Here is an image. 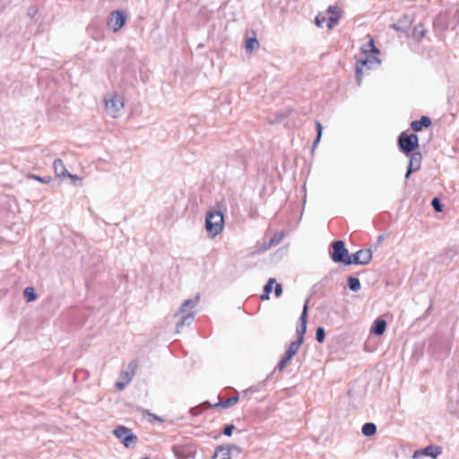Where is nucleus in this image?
Listing matches in <instances>:
<instances>
[{
    "label": "nucleus",
    "instance_id": "1",
    "mask_svg": "<svg viewBox=\"0 0 459 459\" xmlns=\"http://www.w3.org/2000/svg\"><path fill=\"white\" fill-rule=\"evenodd\" d=\"M199 300V296L197 295L195 299H186L185 300L181 307L178 312L174 314V316H178L179 314L182 315L178 322L177 323V333L180 332V329L185 325H190L195 317V312L193 309L196 307Z\"/></svg>",
    "mask_w": 459,
    "mask_h": 459
},
{
    "label": "nucleus",
    "instance_id": "2",
    "mask_svg": "<svg viewBox=\"0 0 459 459\" xmlns=\"http://www.w3.org/2000/svg\"><path fill=\"white\" fill-rule=\"evenodd\" d=\"M224 228V218L220 211L211 210L206 213L205 230L207 233L214 238L219 235Z\"/></svg>",
    "mask_w": 459,
    "mask_h": 459
},
{
    "label": "nucleus",
    "instance_id": "3",
    "mask_svg": "<svg viewBox=\"0 0 459 459\" xmlns=\"http://www.w3.org/2000/svg\"><path fill=\"white\" fill-rule=\"evenodd\" d=\"M105 110L113 118L118 117L124 108L125 100L119 93H109L104 97Z\"/></svg>",
    "mask_w": 459,
    "mask_h": 459
},
{
    "label": "nucleus",
    "instance_id": "4",
    "mask_svg": "<svg viewBox=\"0 0 459 459\" xmlns=\"http://www.w3.org/2000/svg\"><path fill=\"white\" fill-rule=\"evenodd\" d=\"M380 64V60L376 56H367L364 59H359L356 63V82L360 86L362 82L363 74L377 66Z\"/></svg>",
    "mask_w": 459,
    "mask_h": 459
},
{
    "label": "nucleus",
    "instance_id": "5",
    "mask_svg": "<svg viewBox=\"0 0 459 459\" xmlns=\"http://www.w3.org/2000/svg\"><path fill=\"white\" fill-rule=\"evenodd\" d=\"M113 434L126 448H133L137 443L136 435L127 427L118 426L113 430Z\"/></svg>",
    "mask_w": 459,
    "mask_h": 459
},
{
    "label": "nucleus",
    "instance_id": "6",
    "mask_svg": "<svg viewBox=\"0 0 459 459\" xmlns=\"http://www.w3.org/2000/svg\"><path fill=\"white\" fill-rule=\"evenodd\" d=\"M398 145L404 153L409 154L419 146V138L414 134L402 133L398 138Z\"/></svg>",
    "mask_w": 459,
    "mask_h": 459
},
{
    "label": "nucleus",
    "instance_id": "7",
    "mask_svg": "<svg viewBox=\"0 0 459 459\" xmlns=\"http://www.w3.org/2000/svg\"><path fill=\"white\" fill-rule=\"evenodd\" d=\"M333 252L331 257L334 263H342L347 265V259H349V252L345 247L342 240H337L332 244Z\"/></svg>",
    "mask_w": 459,
    "mask_h": 459
},
{
    "label": "nucleus",
    "instance_id": "8",
    "mask_svg": "<svg viewBox=\"0 0 459 459\" xmlns=\"http://www.w3.org/2000/svg\"><path fill=\"white\" fill-rule=\"evenodd\" d=\"M372 259V253L370 249H361L350 255L347 259V265L349 264H368Z\"/></svg>",
    "mask_w": 459,
    "mask_h": 459
},
{
    "label": "nucleus",
    "instance_id": "9",
    "mask_svg": "<svg viewBox=\"0 0 459 459\" xmlns=\"http://www.w3.org/2000/svg\"><path fill=\"white\" fill-rule=\"evenodd\" d=\"M126 17L123 11L117 10L110 13L108 26L114 31H118L126 23Z\"/></svg>",
    "mask_w": 459,
    "mask_h": 459
},
{
    "label": "nucleus",
    "instance_id": "10",
    "mask_svg": "<svg viewBox=\"0 0 459 459\" xmlns=\"http://www.w3.org/2000/svg\"><path fill=\"white\" fill-rule=\"evenodd\" d=\"M301 341L300 340H297V341H294L292 342L286 352H285V355L283 356V358L280 360L279 364H278V368L279 370H282L287 363L297 354V352L299 351V348H300V345H301Z\"/></svg>",
    "mask_w": 459,
    "mask_h": 459
},
{
    "label": "nucleus",
    "instance_id": "11",
    "mask_svg": "<svg viewBox=\"0 0 459 459\" xmlns=\"http://www.w3.org/2000/svg\"><path fill=\"white\" fill-rule=\"evenodd\" d=\"M307 300L303 306L302 313L300 315V325L297 328L298 340H300L301 342L304 341V334L307 331Z\"/></svg>",
    "mask_w": 459,
    "mask_h": 459
},
{
    "label": "nucleus",
    "instance_id": "12",
    "mask_svg": "<svg viewBox=\"0 0 459 459\" xmlns=\"http://www.w3.org/2000/svg\"><path fill=\"white\" fill-rule=\"evenodd\" d=\"M422 156L420 152H413L411 154L409 166L405 178H408L412 172L418 171L420 168Z\"/></svg>",
    "mask_w": 459,
    "mask_h": 459
},
{
    "label": "nucleus",
    "instance_id": "13",
    "mask_svg": "<svg viewBox=\"0 0 459 459\" xmlns=\"http://www.w3.org/2000/svg\"><path fill=\"white\" fill-rule=\"evenodd\" d=\"M326 12L331 14L327 23V28L332 30L339 22L342 12L336 5H330Z\"/></svg>",
    "mask_w": 459,
    "mask_h": 459
},
{
    "label": "nucleus",
    "instance_id": "14",
    "mask_svg": "<svg viewBox=\"0 0 459 459\" xmlns=\"http://www.w3.org/2000/svg\"><path fill=\"white\" fill-rule=\"evenodd\" d=\"M232 449L238 450V448L234 445L219 446L216 449L213 457L218 459H230V453Z\"/></svg>",
    "mask_w": 459,
    "mask_h": 459
},
{
    "label": "nucleus",
    "instance_id": "15",
    "mask_svg": "<svg viewBox=\"0 0 459 459\" xmlns=\"http://www.w3.org/2000/svg\"><path fill=\"white\" fill-rule=\"evenodd\" d=\"M431 125V120L429 117H421L420 120H414L411 124V127L415 132H420L423 127H428Z\"/></svg>",
    "mask_w": 459,
    "mask_h": 459
},
{
    "label": "nucleus",
    "instance_id": "16",
    "mask_svg": "<svg viewBox=\"0 0 459 459\" xmlns=\"http://www.w3.org/2000/svg\"><path fill=\"white\" fill-rule=\"evenodd\" d=\"M440 453L441 451L438 449V447L428 446L424 448L422 451H416L413 455V458H418L420 455H427L435 458Z\"/></svg>",
    "mask_w": 459,
    "mask_h": 459
},
{
    "label": "nucleus",
    "instance_id": "17",
    "mask_svg": "<svg viewBox=\"0 0 459 459\" xmlns=\"http://www.w3.org/2000/svg\"><path fill=\"white\" fill-rule=\"evenodd\" d=\"M55 173L59 178H66V175H69L64 162L60 159L55 160L53 163Z\"/></svg>",
    "mask_w": 459,
    "mask_h": 459
},
{
    "label": "nucleus",
    "instance_id": "18",
    "mask_svg": "<svg viewBox=\"0 0 459 459\" xmlns=\"http://www.w3.org/2000/svg\"><path fill=\"white\" fill-rule=\"evenodd\" d=\"M386 328V322L384 319L377 318L371 328V332L376 335H382Z\"/></svg>",
    "mask_w": 459,
    "mask_h": 459
},
{
    "label": "nucleus",
    "instance_id": "19",
    "mask_svg": "<svg viewBox=\"0 0 459 459\" xmlns=\"http://www.w3.org/2000/svg\"><path fill=\"white\" fill-rule=\"evenodd\" d=\"M362 434L366 437H370L377 432V426L374 423L368 422L362 426Z\"/></svg>",
    "mask_w": 459,
    "mask_h": 459
},
{
    "label": "nucleus",
    "instance_id": "20",
    "mask_svg": "<svg viewBox=\"0 0 459 459\" xmlns=\"http://www.w3.org/2000/svg\"><path fill=\"white\" fill-rule=\"evenodd\" d=\"M24 298L28 302L34 301L37 299V294L32 287H27L25 288L23 291Z\"/></svg>",
    "mask_w": 459,
    "mask_h": 459
},
{
    "label": "nucleus",
    "instance_id": "21",
    "mask_svg": "<svg viewBox=\"0 0 459 459\" xmlns=\"http://www.w3.org/2000/svg\"><path fill=\"white\" fill-rule=\"evenodd\" d=\"M348 285H349V288L353 291H358L361 288L359 280L358 278H355L352 276L349 277Z\"/></svg>",
    "mask_w": 459,
    "mask_h": 459
},
{
    "label": "nucleus",
    "instance_id": "22",
    "mask_svg": "<svg viewBox=\"0 0 459 459\" xmlns=\"http://www.w3.org/2000/svg\"><path fill=\"white\" fill-rule=\"evenodd\" d=\"M361 50L364 53H368V52L378 53V49L374 46L373 39H370L367 45H364L361 48Z\"/></svg>",
    "mask_w": 459,
    "mask_h": 459
},
{
    "label": "nucleus",
    "instance_id": "23",
    "mask_svg": "<svg viewBox=\"0 0 459 459\" xmlns=\"http://www.w3.org/2000/svg\"><path fill=\"white\" fill-rule=\"evenodd\" d=\"M316 128L317 134H316L315 141L313 142V149L316 148V145L319 143L321 136H322L323 126L320 124V122H318V121L316 122Z\"/></svg>",
    "mask_w": 459,
    "mask_h": 459
},
{
    "label": "nucleus",
    "instance_id": "24",
    "mask_svg": "<svg viewBox=\"0 0 459 459\" xmlns=\"http://www.w3.org/2000/svg\"><path fill=\"white\" fill-rule=\"evenodd\" d=\"M238 402V397H230L229 399H227L226 401H223L220 403H218L217 405L219 406H221L222 408H230L233 405H235Z\"/></svg>",
    "mask_w": 459,
    "mask_h": 459
},
{
    "label": "nucleus",
    "instance_id": "25",
    "mask_svg": "<svg viewBox=\"0 0 459 459\" xmlns=\"http://www.w3.org/2000/svg\"><path fill=\"white\" fill-rule=\"evenodd\" d=\"M259 46V42L256 39H248L247 41H246V48L247 50H253L255 49V48H257Z\"/></svg>",
    "mask_w": 459,
    "mask_h": 459
},
{
    "label": "nucleus",
    "instance_id": "26",
    "mask_svg": "<svg viewBox=\"0 0 459 459\" xmlns=\"http://www.w3.org/2000/svg\"><path fill=\"white\" fill-rule=\"evenodd\" d=\"M325 333L323 327H318L316 332V340L318 342H323L325 340Z\"/></svg>",
    "mask_w": 459,
    "mask_h": 459
},
{
    "label": "nucleus",
    "instance_id": "27",
    "mask_svg": "<svg viewBox=\"0 0 459 459\" xmlns=\"http://www.w3.org/2000/svg\"><path fill=\"white\" fill-rule=\"evenodd\" d=\"M275 282H276V280H275L274 278H270V279L267 281V282H266V284L264 285V292H266V293H269V294H270V293L272 292V290H273V284H274Z\"/></svg>",
    "mask_w": 459,
    "mask_h": 459
},
{
    "label": "nucleus",
    "instance_id": "28",
    "mask_svg": "<svg viewBox=\"0 0 459 459\" xmlns=\"http://www.w3.org/2000/svg\"><path fill=\"white\" fill-rule=\"evenodd\" d=\"M431 204L435 211H437V212L442 211V204H440L439 200L437 197L432 199Z\"/></svg>",
    "mask_w": 459,
    "mask_h": 459
},
{
    "label": "nucleus",
    "instance_id": "29",
    "mask_svg": "<svg viewBox=\"0 0 459 459\" xmlns=\"http://www.w3.org/2000/svg\"><path fill=\"white\" fill-rule=\"evenodd\" d=\"M325 22V18L323 17V16H320V15H317L316 16L315 18V24L318 27V28H322L323 27V24L324 22Z\"/></svg>",
    "mask_w": 459,
    "mask_h": 459
},
{
    "label": "nucleus",
    "instance_id": "30",
    "mask_svg": "<svg viewBox=\"0 0 459 459\" xmlns=\"http://www.w3.org/2000/svg\"><path fill=\"white\" fill-rule=\"evenodd\" d=\"M282 294V286L280 283H276L274 287V295L275 297H280Z\"/></svg>",
    "mask_w": 459,
    "mask_h": 459
},
{
    "label": "nucleus",
    "instance_id": "31",
    "mask_svg": "<svg viewBox=\"0 0 459 459\" xmlns=\"http://www.w3.org/2000/svg\"><path fill=\"white\" fill-rule=\"evenodd\" d=\"M30 178H33V179H35L37 181H39L41 183H45V184L49 182V178H41V177L37 176V175H30Z\"/></svg>",
    "mask_w": 459,
    "mask_h": 459
},
{
    "label": "nucleus",
    "instance_id": "32",
    "mask_svg": "<svg viewBox=\"0 0 459 459\" xmlns=\"http://www.w3.org/2000/svg\"><path fill=\"white\" fill-rule=\"evenodd\" d=\"M233 429H234L233 425H228L225 427V429L223 430V434L230 437V436H231Z\"/></svg>",
    "mask_w": 459,
    "mask_h": 459
},
{
    "label": "nucleus",
    "instance_id": "33",
    "mask_svg": "<svg viewBox=\"0 0 459 459\" xmlns=\"http://www.w3.org/2000/svg\"><path fill=\"white\" fill-rule=\"evenodd\" d=\"M67 178H71L73 182H76L77 180H81V178H79L76 175H72L69 173V175H66Z\"/></svg>",
    "mask_w": 459,
    "mask_h": 459
},
{
    "label": "nucleus",
    "instance_id": "34",
    "mask_svg": "<svg viewBox=\"0 0 459 459\" xmlns=\"http://www.w3.org/2000/svg\"><path fill=\"white\" fill-rule=\"evenodd\" d=\"M269 295H270L269 293H266V292L264 291L263 294L260 296L261 300H263V301L264 300H268L269 299Z\"/></svg>",
    "mask_w": 459,
    "mask_h": 459
},
{
    "label": "nucleus",
    "instance_id": "35",
    "mask_svg": "<svg viewBox=\"0 0 459 459\" xmlns=\"http://www.w3.org/2000/svg\"><path fill=\"white\" fill-rule=\"evenodd\" d=\"M116 386L118 390H123L126 386V384L125 383H122V382H117L116 384Z\"/></svg>",
    "mask_w": 459,
    "mask_h": 459
},
{
    "label": "nucleus",
    "instance_id": "36",
    "mask_svg": "<svg viewBox=\"0 0 459 459\" xmlns=\"http://www.w3.org/2000/svg\"><path fill=\"white\" fill-rule=\"evenodd\" d=\"M281 240V237H274L271 239V242L273 244H278Z\"/></svg>",
    "mask_w": 459,
    "mask_h": 459
},
{
    "label": "nucleus",
    "instance_id": "37",
    "mask_svg": "<svg viewBox=\"0 0 459 459\" xmlns=\"http://www.w3.org/2000/svg\"><path fill=\"white\" fill-rule=\"evenodd\" d=\"M154 419L159 420V421H162V420L160 417H158V416H154Z\"/></svg>",
    "mask_w": 459,
    "mask_h": 459
},
{
    "label": "nucleus",
    "instance_id": "38",
    "mask_svg": "<svg viewBox=\"0 0 459 459\" xmlns=\"http://www.w3.org/2000/svg\"><path fill=\"white\" fill-rule=\"evenodd\" d=\"M131 381V377L127 376V383Z\"/></svg>",
    "mask_w": 459,
    "mask_h": 459
},
{
    "label": "nucleus",
    "instance_id": "39",
    "mask_svg": "<svg viewBox=\"0 0 459 459\" xmlns=\"http://www.w3.org/2000/svg\"><path fill=\"white\" fill-rule=\"evenodd\" d=\"M143 459H150V458H148V457H144Z\"/></svg>",
    "mask_w": 459,
    "mask_h": 459
}]
</instances>
